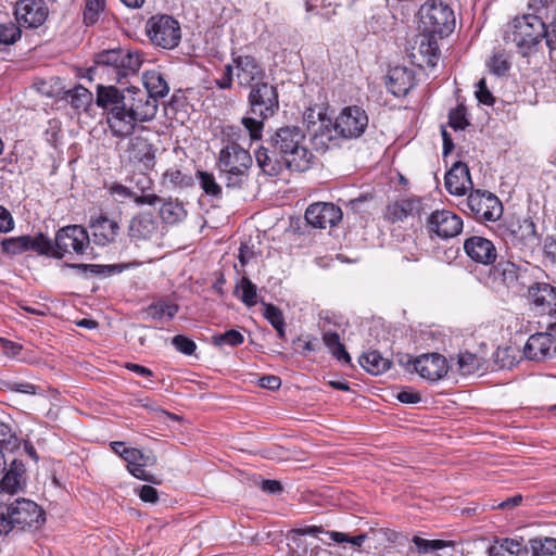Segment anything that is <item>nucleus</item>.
Returning a JSON list of instances; mask_svg holds the SVG:
<instances>
[{
  "mask_svg": "<svg viewBox=\"0 0 556 556\" xmlns=\"http://www.w3.org/2000/svg\"><path fill=\"white\" fill-rule=\"evenodd\" d=\"M495 543H501L504 553H509L510 555L518 556L521 553H527V547L523 546V539H510V538H504V539H496Z\"/></svg>",
  "mask_w": 556,
  "mask_h": 556,
  "instance_id": "nucleus-53",
  "label": "nucleus"
},
{
  "mask_svg": "<svg viewBox=\"0 0 556 556\" xmlns=\"http://www.w3.org/2000/svg\"><path fill=\"white\" fill-rule=\"evenodd\" d=\"M128 237L136 245L161 238L160 225L151 212L136 214L128 225Z\"/></svg>",
  "mask_w": 556,
  "mask_h": 556,
  "instance_id": "nucleus-16",
  "label": "nucleus"
},
{
  "mask_svg": "<svg viewBox=\"0 0 556 556\" xmlns=\"http://www.w3.org/2000/svg\"><path fill=\"white\" fill-rule=\"evenodd\" d=\"M536 228L530 218L511 217L505 222V233L513 243H525L534 238Z\"/></svg>",
  "mask_w": 556,
  "mask_h": 556,
  "instance_id": "nucleus-27",
  "label": "nucleus"
},
{
  "mask_svg": "<svg viewBox=\"0 0 556 556\" xmlns=\"http://www.w3.org/2000/svg\"><path fill=\"white\" fill-rule=\"evenodd\" d=\"M146 33L154 46L167 50L176 48L181 39L179 23L166 14L151 16L147 22Z\"/></svg>",
  "mask_w": 556,
  "mask_h": 556,
  "instance_id": "nucleus-12",
  "label": "nucleus"
},
{
  "mask_svg": "<svg viewBox=\"0 0 556 556\" xmlns=\"http://www.w3.org/2000/svg\"><path fill=\"white\" fill-rule=\"evenodd\" d=\"M546 46L549 50H556V21L546 26Z\"/></svg>",
  "mask_w": 556,
  "mask_h": 556,
  "instance_id": "nucleus-64",
  "label": "nucleus"
},
{
  "mask_svg": "<svg viewBox=\"0 0 556 556\" xmlns=\"http://www.w3.org/2000/svg\"><path fill=\"white\" fill-rule=\"evenodd\" d=\"M25 483V465L22 460L13 458L10 460L9 470L0 480V492L15 494L22 490Z\"/></svg>",
  "mask_w": 556,
  "mask_h": 556,
  "instance_id": "nucleus-28",
  "label": "nucleus"
},
{
  "mask_svg": "<svg viewBox=\"0 0 556 556\" xmlns=\"http://www.w3.org/2000/svg\"><path fill=\"white\" fill-rule=\"evenodd\" d=\"M149 99L137 87L118 89L98 84L96 88V104L103 110L112 136L118 139L131 136L137 124L155 117V104Z\"/></svg>",
  "mask_w": 556,
  "mask_h": 556,
  "instance_id": "nucleus-1",
  "label": "nucleus"
},
{
  "mask_svg": "<svg viewBox=\"0 0 556 556\" xmlns=\"http://www.w3.org/2000/svg\"><path fill=\"white\" fill-rule=\"evenodd\" d=\"M14 222L11 213L0 205V232H9L13 229Z\"/></svg>",
  "mask_w": 556,
  "mask_h": 556,
  "instance_id": "nucleus-60",
  "label": "nucleus"
},
{
  "mask_svg": "<svg viewBox=\"0 0 556 556\" xmlns=\"http://www.w3.org/2000/svg\"><path fill=\"white\" fill-rule=\"evenodd\" d=\"M421 202L419 199H400L387 205L384 216L390 223L403 222L408 216L419 214Z\"/></svg>",
  "mask_w": 556,
  "mask_h": 556,
  "instance_id": "nucleus-26",
  "label": "nucleus"
},
{
  "mask_svg": "<svg viewBox=\"0 0 556 556\" xmlns=\"http://www.w3.org/2000/svg\"><path fill=\"white\" fill-rule=\"evenodd\" d=\"M368 126V116L362 108L357 105L344 108L337 116L334 124L328 119L321 122L319 130L314 135L316 144H326V141H331L332 130L343 138H358L361 137Z\"/></svg>",
  "mask_w": 556,
  "mask_h": 556,
  "instance_id": "nucleus-7",
  "label": "nucleus"
},
{
  "mask_svg": "<svg viewBox=\"0 0 556 556\" xmlns=\"http://www.w3.org/2000/svg\"><path fill=\"white\" fill-rule=\"evenodd\" d=\"M369 533L377 536L378 540H382V541L391 543V544L400 542L401 539H407L401 532H397V531L389 529V528H378V529L370 528Z\"/></svg>",
  "mask_w": 556,
  "mask_h": 556,
  "instance_id": "nucleus-55",
  "label": "nucleus"
},
{
  "mask_svg": "<svg viewBox=\"0 0 556 556\" xmlns=\"http://www.w3.org/2000/svg\"><path fill=\"white\" fill-rule=\"evenodd\" d=\"M415 81L414 72L405 66H394L387 75V88L396 97H403L413 88Z\"/></svg>",
  "mask_w": 556,
  "mask_h": 556,
  "instance_id": "nucleus-23",
  "label": "nucleus"
},
{
  "mask_svg": "<svg viewBox=\"0 0 556 556\" xmlns=\"http://www.w3.org/2000/svg\"><path fill=\"white\" fill-rule=\"evenodd\" d=\"M121 457L127 463L128 471L137 479L159 483L155 476L147 473L146 466L155 464V457L144 455L140 450L134 447H124L121 452Z\"/></svg>",
  "mask_w": 556,
  "mask_h": 556,
  "instance_id": "nucleus-21",
  "label": "nucleus"
},
{
  "mask_svg": "<svg viewBox=\"0 0 556 556\" xmlns=\"http://www.w3.org/2000/svg\"><path fill=\"white\" fill-rule=\"evenodd\" d=\"M90 227L94 243L101 247L113 243L119 232L118 223L104 215H100L97 219L92 220Z\"/></svg>",
  "mask_w": 556,
  "mask_h": 556,
  "instance_id": "nucleus-24",
  "label": "nucleus"
},
{
  "mask_svg": "<svg viewBox=\"0 0 556 556\" xmlns=\"http://www.w3.org/2000/svg\"><path fill=\"white\" fill-rule=\"evenodd\" d=\"M253 159L250 152L235 140H228L220 149L216 168L227 189L241 190L250 178Z\"/></svg>",
  "mask_w": 556,
  "mask_h": 556,
  "instance_id": "nucleus-4",
  "label": "nucleus"
},
{
  "mask_svg": "<svg viewBox=\"0 0 556 556\" xmlns=\"http://www.w3.org/2000/svg\"><path fill=\"white\" fill-rule=\"evenodd\" d=\"M543 251L546 258L556 264V235L546 237Z\"/></svg>",
  "mask_w": 556,
  "mask_h": 556,
  "instance_id": "nucleus-62",
  "label": "nucleus"
},
{
  "mask_svg": "<svg viewBox=\"0 0 556 556\" xmlns=\"http://www.w3.org/2000/svg\"><path fill=\"white\" fill-rule=\"evenodd\" d=\"M463 219L448 210H437L426 219L425 228L431 240H447L457 237L463 230Z\"/></svg>",
  "mask_w": 556,
  "mask_h": 556,
  "instance_id": "nucleus-14",
  "label": "nucleus"
},
{
  "mask_svg": "<svg viewBox=\"0 0 556 556\" xmlns=\"http://www.w3.org/2000/svg\"><path fill=\"white\" fill-rule=\"evenodd\" d=\"M248 116L241 123L248 130L251 140H260L264 129V121L274 116L279 110L277 87L263 80L250 88L248 96Z\"/></svg>",
  "mask_w": 556,
  "mask_h": 556,
  "instance_id": "nucleus-3",
  "label": "nucleus"
},
{
  "mask_svg": "<svg viewBox=\"0 0 556 556\" xmlns=\"http://www.w3.org/2000/svg\"><path fill=\"white\" fill-rule=\"evenodd\" d=\"M195 176L199 180V186L203 190L205 195L210 197L213 200H222L223 188L217 182L213 173L198 169Z\"/></svg>",
  "mask_w": 556,
  "mask_h": 556,
  "instance_id": "nucleus-34",
  "label": "nucleus"
},
{
  "mask_svg": "<svg viewBox=\"0 0 556 556\" xmlns=\"http://www.w3.org/2000/svg\"><path fill=\"white\" fill-rule=\"evenodd\" d=\"M519 350L514 346L497 348L493 354V361L496 369H510L517 363Z\"/></svg>",
  "mask_w": 556,
  "mask_h": 556,
  "instance_id": "nucleus-37",
  "label": "nucleus"
},
{
  "mask_svg": "<svg viewBox=\"0 0 556 556\" xmlns=\"http://www.w3.org/2000/svg\"><path fill=\"white\" fill-rule=\"evenodd\" d=\"M28 235L5 238L1 241V249L3 253L11 255H18L28 251Z\"/></svg>",
  "mask_w": 556,
  "mask_h": 556,
  "instance_id": "nucleus-41",
  "label": "nucleus"
},
{
  "mask_svg": "<svg viewBox=\"0 0 556 556\" xmlns=\"http://www.w3.org/2000/svg\"><path fill=\"white\" fill-rule=\"evenodd\" d=\"M65 99L73 109L87 111L93 101V94L87 88L78 85L65 92Z\"/></svg>",
  "mask_w": 556,
  "mask_h": 556,
  "instance_id": "nucleus-33",
  "label": "nucleus"
},
{
  "mask_svg": "<svg viewBox=\"0 0 556 556\" xmlns=\"http://www.w3.org/2000/svg\"><path fill=\"white\" fill-rule=\"evenodd\" d=\"M445 188L453 195H464L473 189L469 168L463 162H455L445 175Z\"/></svg>",
  "mask_w": 556,
  "mask_h": 556,
  "instance_id": "nucleus-22",
  "label": "nucleus"
},
{
  "mask_svg": "<svg viewBox=\"0 0 556 556\" xmlns=\"http://www.w3.org/2000/svg\"><path fill=\"white\" fill-rule=\"evenodd\" d=\"M49 14L45 0H18L15 4L14 15L17 22L28 28L41 26Z\"/></svg>",
  "mask_w": 556,
  "mask_h": 556,
  "instance_id": "nucleus-17",
  "label": "nucleus"
},
{
  "mask_svg": "<svg viewBox=\"0 0 556 556\" xmlns=\"http://www.w3.org/2000/svg\"><path fill=\"white\" fill-rule=\"evenodd\" d=\"M104 9L105 0H86L84 9V23L88 26L96 24Z\"/></svg>",
  "mask_w": 556,
  "mask_h": 556,
  "instance_id": "nucleus-45",
  "label": "nucleus"
},
{
  "mask_svg": "<svg viewBox=\"0 0 556 556\" xmlns=\"http://www.w3.org/2000/svg\"><path fill=\"white\" fill-rule=\"evenodd\" d=\"M457 365L462 375H472L480 369L481 359L476 354L465 352L458 355Z\"/></svg>",
  "mask_w": 556,
  "mask_h": 556,
  "instance_id": "nucleus-44",
  "label": "nucleus"
},
{
  "mask_svg": "<svg viewBox=\"0 0 556 556\" xmlns=\"http://www.w3.org/2000/svg\"><path fill=\"white\" fill-rule=\"evenodd\" d=\"M446 358L439 353L424 354L414 359V370L424 379L438 381L447 374Z\"/></svg>",
  "mask_w": 556,
  "mask_h": 556,
  "instance_id": "nucleus-20",
  "label": "nucleus"
},
{
  "mask_svg": "<svg viewBox=\"0 0 556 556\" xmlns=\"http://www.w3.org/2000/svg\"><path fill=\"white\" fill-rule=\"evenodd\" d=\"M231 56V64H227L222 77L215 79L218 89H231L233 79L243 88H251L265 80L266 72L253 55L232 53Z\"/></svg>",
  "mask_w": 556,
  "mask_h": 556,
  "instance_id": "nucleus-8",
  "label": "nucleus"
},
{
  "mask_svg": "<svg viewBox=\"0 0 556 556\" xmlns=\"http://www.w3.org/2000/svg\"><path fill=\"white\" fill-rule=\"evenodd\" d=\"M519 266L515 263L501 258L490 268V276L494 281H498L506 288L513 287L519 279Z\"/></svg>",
  "mask_w": 556,
  "mask_h": 556,
  "instance_id": "nucleus-30",
  "label": "nucleus"
},
{
  "mask_svg": "<svg viewBox=\"0 0 556 556\" xmlns=\"http://www.w3.org/2000/svg\"><path fill=\"white\" fill-rule=\"evenodd\" d=\"M532 556L556 555V539L552 536H539L529 540Z\"/></svg>",
  "mask_w": 556,
  "mask_h": 556,
  "instance_id": "nucleus-38",
  "label": "nucleus"
},
{
  "mask_svg": "<svg viewBox=\"0 0 556 556\" xmlns=\"http://www.w3.org/2000/svg\"><path fill=\"white\" fill-rule=\"evenodd\" d=\"M134 202L137 205H151V206H154L156 204H162L163 199L161 197H159L157 194H154V193H151V192L147 191V192L141 193V194L135 193Z\"/></svg>",
  "mask_w": 556,
  "mask_h": 556,
  "instance_id": "nucleus-59",
  "label": "nucleus"
},
{
  "mask_svg": "<svg viewBox=\"0 0 556 556\" xmlns=\"http://www.w3.org/2000/svg\"><path fill=\"white\" fill-rule=\"evenodd\" d=\"M89 249V233L80 225H67L55 233L54 258L56 260H61L67 254L84 255Z\"/></svg>",
  "mask_w": 556,
  "mask_h": 556,
  "instance_id": "nucleus-13",
  "label": "nucleus"
},
{
  "mask_svg": "<svg viewBox=\"0 0 556 556\" xmlns=\"http://www.w3.org/2000/svg\"><path fill=\"white\" fill-rule=\"evenodd\" d=\"M0 446L9 453L17 451L21 446V440L11 427L0 421Z\"/></svg>",
  "mask_w": 556,
  "mask_h": 556,
  "instance_id": "nucleus-42",
  "label": "nucleus"
},
{
  "mask_svg": "<svg viewBox=\"0 0 556 556\" xmlns=\"http://www.w3.org/2000/svg\"><path fill=\"white\" fill-rule=\"evenodd\" d=\"M244 337L236 329H230L224 333H218L212 337V342L216 346L229 345L238 346L242 344Z\"/></svg>",
  "mask_w": 556,
  "mask_h": 556,
  "instance_id": "nucleus-48",
  "label": "nucleus"
},
{
  "mask_svg": "<svg viewBox=\"0 0 556 556\" xmlns=\"http://www.w3.org/2000/svg\"><path fill=\"white\" fill-rule=\"evenodd\" d=\"M476 98L478 101L484 105H493L495 102V98L492 92L489 90L486 86L485 78H481L476 85L475 91Z\"/></svg>",
  "mask_w": 556,
  "mask_h": 556,
  "instance_id": "nucleus-58",
  "label": "nucleus"
},
{
  "mask_svg": "<svg viewBox=\"0 0 556 556\" xmlns=\"http://www.w3.org/2000/svg\"><path fill=\"white\" fill-rule=\"evenodd\" d=\"M339 7V3L336 0H306L305 9L307 12H314L317 8H321L327 10L325 12V17L330 20L331 16L336 15V9Z\"/></svg>",
  "mask_w": 556,
  "mask_h": 556,
  "instance_id": "nucleus-50",
  "label": "nucleus"
},
{
  "mask_svg": "<svg viewBox=\"0 0 556 556\" xmlns=\"http://www.w3.org/2000/svg\"><path fill=\"white\" fill-rule=\"evenodd\" d=\"M530 311L536 316L556 317V287L547 282H535L528 288Z\"/></svg>",
  "mask_w": 556,
  "mask_h": 556,
  "instance_id": "nucleus-15",
  "label": "nucleus"
},
{
  "mask_svg": "<svg viewBox=\"0 0 556 556\" xmlns=\"http://www.w3.org/2000/svg\"><path fill=\"white\" fill-rule=\"evenodd\" d=\"M46 521L43 509L34 501L16 498L10 504H0V534L14 530L38 528Z\"/></svg>",
  "mask_w": 556,
  "mask_h": 556,
  "instance_id": "nucleus-6",
  "label": "nucleus"
},
{
  "mask_svg": "<svg viewBox=\"0 0 556 556\" xmlns=\"http://www.w3.org/2000/svg\"><path fill=\"white\" fill-rule=\"evenodd\" d=\"M178 311L179 306L176 303L167 300H160L157 302H153L146 309L149 317L157 320L164 317L173 319L175 315L178 313Z\"/></svg>",
  "mask_w": 556,
  "mask_h": 556,
  "instance_id": "nucleus-35",
  "label": "nucleus"
},
{
  "mask_svg": "<svg viewBox=\"0 0 556 556\" xmlns=\"http://www.w3.org/2000/svg\"><path fill=\"white\" fill-rule=\"evenodd\" d=\"M288 556H318L317 547H309L306 541L292 536L288 544Z\"/></svg>",
  "mask_w": 556,
  "mask_h": 556,
  "instance_id": "nucleus-47",
  "label": "nucleus"
},
{
  "mask_svg": "<svg viewBox=\"0 0 556 556\" xmlns=\"http://www.w3.org/2000/svg\"><path fill=\"white\" fill-rule=\"evenodd\" d=\"M163 178L174 187L188 188L193 185L192 176L185 174L178 166L166 169Z\"/></svg>",
  "mask_w": 556,
  "mask_h": 556,
  "instance_id": "nucleus-43",
  "label": "nucleus"
},
{
  "mask_svg": "<svg viewBox=\"0 0 556 556\" xmlns=\"http://www.w3.org/2000/svg\"><path fill=\"white\" fill-rule=\"evenodd\" d=\"M506 38L515 43L519 54L529 56L538 52L542 39H546V25L536 14L517 16Z\"/></svg>",
  "mask_w": 556,
  "mask_h": 556,
  "instance_id": "nucleus-9",
  "label": "nucleus"
},
{
  "mask_svg": "<svg viewBox=\"0 0 556 556\" xmlns=\"http://www.w3.org/2000/svg\"><path fill=\"white\" fill-rule=\"evenodd\" d=\"M358 363L367 372L375 376L386 372L391 366V361L383 357L378 351L364 353Z\"/></svg>",
  "mask_w": 556,
  "mask_h": 556,
  "instance_id": "nucleus-31",
  "label": "nucleus"
},
{
  "mask_svg": "<svg viewBox=\"0 0 556 556\" xmlns=\"http://www.w3.org/2000/svg\"><path fill=\"white\" fill-rule=\"evenodd\" d=\"M172 343L177 351L185 355L193 354L197 349L195 342L182 334L175 336L172 340Z\"/></svg>",
  "mask_w": 556,
  "mask_h": 556,
  "instance_id": "nucleus-57",
  "label": "nucleus"
},
{
  "mask_svg": "<svg viewBox=\"0 0 556 556\" xmlns=\"http://www.w3.org/2000/svg\"><path fill=\"white\" fill-rule=\"evenodd\" d=\"M21 38V29L14 23L0 24V43L12 45Z\"/></svg>",
  "mask_w": 556,
  "mask_h": 556,
  "instance_id": "nucleus-51",
  "label": "nucleus"
},
{
  "mask_svg": "<svg viewBox=\"0 0 556 556\" xmlns=\"http://www.w3.org/2000/svg\"><path fill=\"white\" fill-rule=\"evenodd\" d=\"M139 497L146 503H156L159 500L157 490L151 485H142L139 490Z\"/></svg>",
  "mask_w": 556,
  "mask_h": 556,
  "instance_id": "nucleus-61",
  "label": "nucleus"
},
{
  "mask_svg": "<svg viewBox=\"0 0 556 556\" xmlns=\"http://www.w3.org/2000/svg\"><path fill=\"white\" fill-rule=\"evenodd\" d=\"M464 251L472 262L485 266L493 265L498 256L493 241L481 236L467 238L464 241Z\"/></svg>",
  "mask_w": 556,
  "mask_h": 556,
  "instance_id": "nucleus-19",
  "label": "nucleus"
},
{
  "mask_svg": "<svg viewBox=\"0 0 556 556\" xmlns=\"http://www.w3.org/2000/svg\"><path fill=\"white\" fill-rule=\"evenodd\" d=\"M236 289L242 291L240 300L247 306H254L257 303V288L249 278L242 277Z\"/></svg>",
  "mask_w": 556,
  "mask_h": 556,
  "instance_id": "nucleus-46",
  "label": "nucleus"
},
{
  "mask_svg": "<svg viewBox=\"0 0 556 556\" xmlns=\"http://www.w3.org/2000/svg\"><path fill=\"white\" fill-rule=\"evenodd\" d=\"M160 216L163 223L175 225L182 222L187 216V211L181 202L176 200L163 201L160 207Z\"/></svg>",
  "mask_w": 556,
  "mask_h": 556,
  "instance_id": "nucleus-32",
  "label": "nucleus"
},
{
  "mask_svg": "<svg viewBox=\"0 0 556 556\" xmlns=\"http://www.w3.org/2000/svg\"><path fill=\"white\" fill-rule=\"evenodd\" d=\"M266 143L278 151L280 157L285 160L286 168L302 173L312 167L315 156L305 146V134L300 127H280Z\"/></svg>",
  "mask_w": 556,
  "mask_h": 556,
  "instance_id": "nucleus-2",
  "label": "nucleus"
},
{
  "mask_svg": "<svg viewBox=\"0 0 556 556\" xmlns=\"http://www.w3.org/2000/svg\"><path fill=\"white\" fill-rule=\"evenodd\" d=\"M143 84L147 89L144 93L150 97V101L155 104V114L157 113V99L164 98L169 92V86L159 71H148L143 75Z\"/></svg>",
  "mask_w": 556,
  "mask_h": 556,
  "instance_id": "nucleus-29",
  "label": "nucleus"
},
{
  "mask_svg": "<svg viewBox=\"0 0 556 556\" xmlns=\"http://www.w3.org/2000/svg\"><path fill=\"white\" fill-rule=\"evenodd\" d=\"M305 220L314 228L334 227L342 219V211L333 203L316 202L305 211Z\"/></svg>",
  "mask_w": 556,
  "mask_h": 556,
  "instance_id": "nucleus-18",
  "label": "nucleus"
},
{
  "mask_svg": "<svg viewBox=\"0 0 556 556\" xmlns=\"http://www.w3.org/2000/svg\"><path fill=\"white\" fill-rule=\"evenodd\" d=\"M412 542L416 545L419 554H429L437 549H443L445 547H454V541L445 540H427L418 535L413 536Z\"/></svg>",
  "mask_w": 556,
  "mask_h": 556,
  "instance_id": "nucleus-40",
  "label": "nucleus"
},
{
  "mask_svg": "<svg viewBox=\"0 0 556 556\" xmlns=\"http://www.w3.org/2000/svg\"><path fill=\"white\" fill-rule=\"evenodd\" d=\"M418 52L428 66L434 67L437 65L440 56V50L438 42L433 37L425 36L419 42Z\"/></svg>",
  "mask_w": 556,
  "mask_h": 556,
  "instance_id": "nucleus-36",
  "label": "nucleus"
},
{
  "mask_svg": "<svg viewBox=\"0 0 556 556\" xmlns=\"http://www.w3.org/2000/svg\"><path fill=\"white\" fill-rule=\"evenodd\" d=\"M396 399L401 403L416 404L421 401V395L413 390H402L401 392L397 393Z\"/></svg>",
  "mask_w": 556,
  "mask_h": 556,
  "instance_id": "nucleus-63",
  "label": "nucleus"
},
{
  "mask_svg": "<svg viewBox=\"0 0 556 556\" xmlns=\"http://www.w3.org/2000/svg\"><path fill=\"white\" fill-rule=\"evenodd\" d=\"M462 210L478 223L495 222L503 215L500 199L494 193L481 189L470 191Z\"/></svg>",
  "mask_w": 556,
  "mask_h": 556,
  "instance_id": "nucleus-11",
  "label": "nucleus"
},
{
  "mask_svg": "<svg viewBox=\"0 0 556 556\" xmlns=\"http://www.w3.org/2000/svg\"><path fill=\"white\" fill-rule=\"evenodd\" d=\"M28 251H35L40 255H46L54 258V240L43 233L36 236L28 235Z\"/></svg>",
  "mask_w": 556,
  "mask_h": 556,
  "instance_id": "nucleus-39",
  "label": "nucleus"
},
{
  "mask_svg": "<svg viewBox=\"0 0 556 556\" xmlns=\"http://www.w3.org/2000/svg\"><path fill=\"white\" fill-rule=\"evenodd\" d=\"M326 533L336 543H339V544L350 543L353 546H357V547H361L368 536L367 533H362V534L354 535V536H351L346 533L338 532V531H327Z\"/></svg>",
  "mask_w": 556,
  "mask_h": 556,
  "instance_id": "nucleus-52",
  "label": "nucleus"
},
{
  "mask_svg": "<svg viewBox=\"0 0 556 556\" xmlns=\"http://www.w3.org/2000/svg\"><path fill=\"white\" fill-rule=\"evenodd\" d=\"M264 305V317L275 328L280 325H286L282 312L270 303H263Z\"/></svg>",
  "mask_w": 556,
  "mask_h": 556,
  "instance_id": "nucleus-56",
  "label": "nucleus"
},
{
  "mask_svg": "<svg viewBox=\"0 0 556 556\" xmlns=\"http://www.w3.org/2000/svg\"><path fill=\"white\" fill-rule=\"evenodd\" d=\"M448 125L455 130H463L469 125L467 119V109L464 104H459L450 111Z\"/></svg>",
  "mask_w": 556,
  "mask_h": 556,
  "instance_id": "nucleus-49",
  "label": "nucleus"
},
{
  "mask_svg": "<svg viewBox=\"0 0 556 556\" xmlns=\"http://www.w3.org/2000/svg\"><path fill=\"white\" fill-rule=\"evenodd\" d=\"M422 30L429 35L448 36L455 28L454 11L443 1L427 0L418 11Z\"/></svg>",
  "mask_w": 556,
  "mask_h": 556,
  "instance_id": "nucleus-10",
  "label": "nucleus"
},
{
  "mask_svg": "<svg viewBox=\"0 0 556 556\" xmlns=\"http://www.w3.org/2000/svg\"><path fill=\"white\" fill-rule=\"evenodd\" d=\"M142 63V54L138 51L121 48L103 50L94 55V65L88 70V74L90 79L106 74L121 83L123 78L137 74Z\"/></svg>",
  "mask_w": 556,
  "mask_h": 556,
  "instance_id": "nucleus-5",
  "label": "nucleus"
},
{
  "mask_svg": "<svg viewBox=\"0 0 556 556\" xmlns=\"http://www.w3.org/2000/svg\"><path fill=\"white\" fill-rule=\"evenodd\" d=\"M488 66L491 73L502 76L509 70L510 64L503 53H494L488 62Z\"/></svg>",
  "mask_w": 556,
  "mask_h": 556,
  "instance_id": "nucleus-54",
  "label": "nucleus"
},
{
  "mask_svg": "<svg viewBox=\"0 0 556 556\" xmlns=\"http://www.w3.org/2000/svg\"><path fill=\"white\" fill-rule=\"evenodd\" d=\"M255 160L262 173L270 177L278 176L286 167L285 160L280 157L278 151L268 144L256 150Z\"/></svg>",
  "mask_w": 556,
  "mask_h": 556,
  "instance_id": "nucleus-25",
  "label": "nucleus"
}]
</instances>
